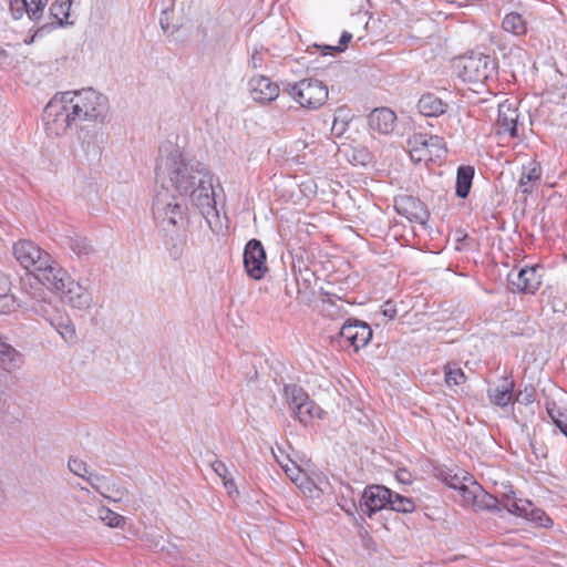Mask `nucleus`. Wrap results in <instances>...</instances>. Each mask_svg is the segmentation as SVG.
Here are the masks:
<instances>
[{
    "instance_id": "obj_19",
    "label": "nucleus",
    "mask_w": 567,
    "mask_h": 567,
    "mask_svg": "<svg viewBox=\"0 0 567 567\" xmlns=\"http://www.w3.org/2000/svg\"><path fill=\"white\" fill-rule=\"evenodd\" d=\"M284 472L306 496L311 498L320 496V488L309 478L307 473L295 461L290 462L289 465H286Z\"/></svg>"
},
{
    "instance_id": "obj_5",
    "label": "nucleus",
    "mask_w": 567,
    "mask_h": 567,
    "mask_svg": "<svg viewBox=\"0 0 567 567\" xmlns=\"http://www.w3.org/2000/svg\"><path fill=\"white\" fill-rule=\"evenodd\" d=\"M289 94L300 106L316 110L327 101L328 87L320 80L303 79L289 87Z\"/></svg>"
},
{
    "instance_id": "obj_18",
    "label": "nucleus",
    "mask_w": 567,
    "mask_h": 567,
    "mask_svg": "<svg viewBox=\"0 0 567 567\" xmlns=\"http://www.w3.org/2000/svg\"><path fill=\"white\" fill-rule=\"evenodd\" d=\"M340 336L351 347H353L355 350H359L370 341L372 337V330L365 322L357 320L348 321L342 326Z\"/></svg>"
},
{
    "instance_id": "obj_17",
    "label": "nucleus",
    "mask_w": 567,
    "mask_h": 567,
    "mask_svg": "<svg viewBox=\"0 0 567 567\" xmlns=\"http://www.w3.org/2000/svg\"><path fill=\"white\" fill-rule=\"evenodd\" d=\"M391 491L384 486L374 485L364 489L361 501L362 509L369 516L389 506Z\"/></svg>"
},
{
    "instance_id": "obj_33",
    "label": "nucleus",
    "mask_w": 567,
    "mask_h": 567,
    "mask_svg": "<svg viewBox=\"0 0 567 567\" xmlns=\"http://www.w3.org/2000/svg\"><path fill=\"white\" fill-rule=\"evenodd\" d=\"M502 27L504 31L515 35H522L527 31L526 21L519 13L511 12L503 19Z\"/></svg>"
},
{
    "instance_id": "obj_15",
    "label": "nucleus",
    "mask_w": 567,
    "mask_h": 567,
    "mask_svg": "<svg viewBox=\"0 0 567 567\" xmlns=\"http://www.w3.org/2000/svg\"><path fill=\"white\" fill-rule=\"evenodd\" d=\"M250 96L254 101L266 104L275 101L280 93L279 85L264 75H255L248 82Z\"/></svg>"
},
{
    "instance_id": "obj_29",
    "label": "nucleus",
    "mask_w": 567,
    "mask_h": 567,
    "mask_svg": "<svg viewBox=\"0 0 567 567\" xmlns=\"http://www.w3.org/2000/svg\"><path fill=\"white\" fill-rule=\"evenodd\" d=\"M74 0H55L50 7V13L59 27L73 24L71 18V6Z\"/></svg>"
},
{
    "instance_id": "obj_11",
    "label": "nucleus",
    "mask_w": 567,
    "mask_h": 567,
    "mask_svg": "<svg viewBox=\"0 0 567 567\" xmlns=\"http://www.w3.org/2000/svg\"><path fill=\"white\" fill-rule=\"evenodd\" d=\"M542 271L539 266L524 267L517 272H509L508 282L514 291L535 293L543 281Z\"/></svg>"
},
{
    "instance_id": "obj_22",
    "label": "nucleus",
    "mask_w": 567,
    "mask_h": 567,
    "mask_svg": "<svg viewBox=\"0 0 567 567\" xmlns=\"http://www.w3.org/2000/svg\"><path fill=\"white\" fill-rule=\"evenodd\" d=\"M542 178V166L537 161H530L522 167L518 186L524 194H530L537 188Z\"/></svg>"
},
{
    "instance_id": "obj_1",
    "label": "nucleus",
    "mask_w": 567,
    "mask_h": 567,
    "mask_svg": "<svg viewBox=\"0 0 567 567\" xmlns=\"http://www.w3.org/2000/svg\"><path fill=\"white\" fill-rule=\"evenodd\" d=\"M156 178L161 182L162 189H168V183L182 197H188L212 230H220L213 175L204 164L186 159L178 150H175L159 159Z\"/></svg>"
},
{
    "instance_id": "obj_10",
    "label": "nucleus",
    "mask_w": 567,
    "mask_h": 567,
    "mask_svg": "<svg viewBox=\"0 0 567 567\" xmlns=\"http://www.w3.org/2000/svg\"><path fill=\"white\" fill-rule=\"evenodd\" d=\"M266 259L261 241L250 239L244 250V266L247 275L255 280L262 279L268 271Z\"/></svg>"
},
{
    "instance_id": "obj_14",
    "label": "nucleus",
    "mask_w": 567,
    "mask_h": 567,
    "mask_svg": "<svg viewBox=\"0 0 567 567\" xmlns=\"http://www.w3.org/2000/svg\"><path fill=\"white\" fill-rule=\"evenodd\" d=\"M58 296L64 303L79 310H86L93 303L91 292L73 278Z\"/></svg>"
},
{
    "instance_id": "obj_56",
    "label": "nucleus",
    "mask_w": 567,
    "mask_h": 567,
    "mask_svg": "<svg viewBox=\"0 0 567 567\" xmlns=\"http://www.w3.org/2000/svg\"><path fill=\"white\" fill-rule=\"evenodd\" d=\"M404 474H406V471L401 472V475H399V478H400V480L405 478V475H404Z\"/></svg>"
},
{
    "instance_id": "obj_45",
    "label": "nucleus",
    "mask_w": 567,
    "mask_h": 567,
    "mask_svg": "<svg viewBox=\"0 0 567 567\" xmlns=\"http://www.w3.org/2000/svg\"><path fill=\"white\" fill-rule=\"evenodd\" d=\"M465 476H470V475L466 473H464L462 475L449 474L445 476L444 481L450 488L454 489L455 492H458L460 487H462L463 484H465Z\"/></svg>"
},
{
    "instance_id": "obj_24",
    "label": "nucleus",
    "mask_w": 567,
    "mask_h": 567,
    "mask_svg": "<svg viewBox=\"0 0 567 567\" xmlns=\"http://www.w3.org/2000/svg\"><path fill=\"white\" fill-rule=\"evenodd\" d=\"M20 307L16 296L11 293V280L0 270V315L14 312Z\"/></svg>"
},
{
    "instance_id": "obj_53",
    "label": "nucleus",
    "mask_w": 567,
    "mask_h": 567,
    "mask_svg": "<svg viewBox=\"0 0 567 567\" xmlns=\"http://www.w3.org/2000/svg\"><path fill=\"white\" fill-rule=\"evenodd\" d=\"M561 433L567 437V423H566V426H563L560 429Z\"/></svg>"
},
{
    "instance_id": "obj_38",
    "label": "nucleus",
    "mask_w": 567,
    "mask_h": 567,
    "mask_svg": "<svg viewBox=\"0 0 567 567\" xmlns=\"http://www.w3.org/2000/svg\"><path fill=\"white\" fill-rule=\"evenodd\" d=\"M389 506L391 509L401 513H411L415 508L414 502L411 498L402 496L400 494H394L392 492Z\"/></svg>"
},
{
    "instance_id": "obj_47",
    "label": "nucleus",
    "mask_w": 567,
    "mask_h": 567,
    "mask_svg": "<svg viewBox=\"0 0 567 567\" xmlns=\"http://www.w3.org/2000/svg\"><path fill=\"white\" fill-rule=\"evenodd\" d=\"M517 402H522L524 404H529L534 402V389L525 388L524 391H519L516 396Z\"/></svg>"
},
{
    "instance_id": "obj_43",
    "label": "nucleus",
    "mask_w": 567,
    "mask_h": 567,
    "mask_svg": "<svg viewBox=\"0 0 567 567\" xmlns=\"http://www.w3.org/2000/svg\"><path fill=\"white\" fill-rule=\"evenodd\" d=\"M55 329L65 341H73L75 339V328L69 320L59 322Z\"/></svg>"
},
{
    "instance_id": "obj_20",
    "label": "nucleus",
    "mask_w": 567,
    "mask_h": 567,
    "mask_svg": "<svg viewBox=\"0 0 567 567\" xmlns=\"http://www.w3.org/2000/svg\"><path fill=\"white\" fill-rule=\"evenodd\" d=\"M396 123L395 113L388 109L381 107L373 110L369 115V125L373 132L388 135L393 132Z\"/></svg>"
},
{
    "instance_id": "obj_2",
    "label": "nucleus",
    "mask_w": 567,
    "mask_h": 567,
    "mask_svg": "<svg viewBox=\"0 0 567 567\" xmlns=\"http://www.w3.org/2000/svg\"><path fill=\"white\" fill-rule=\"evenodd\" d=\"M62 93L78 123H102L106 118L110 110L109 100L99 91L86 87Z\"/></svg>"
},
{
    "instance_id": "obj_32",
    "label": "nucleus",
    "mask_w": 567,
    "mask_h": 567,
    "mask_svg": "<svg viewBox=\"0 0 567 567\" xmlns=\"http://www.w3.org/2000/svg\"><path fill=\"white\" fill-rule=\"evenodd\" d=\"M284 395L290 411L297 409V406H300V404L309 399L307 392L295 384L285 385Z\"/></svg>"
},
{
    "instance_id": "obj_30",
    "label": "nucleus",
    "mask_w": 567,
    "mask_h": 567,
    "mask_svg": "<svg viewBox=\"0 0 567 567\" xmlns=\"http://www.w3.org/2000/svg\"><path fill=\"white\" fill-rule=\"evenodd\" d=\"M474 168L472 166H460L456 174V195L466 198L472 187Z\"/></svg>"
},
{
    "instance_id": "obj_9",
    "label": "nucleus",
    "mask_w": 567,
    "mask_h": 567,
    "mask_svg": "<svg viewBox=\"0 0 567 567\" xmlns=\"http://www.w3.org/2000/svg\"><path fill=\"white\" fill-rule=\"evenodd\" d=\"M517 101L507 99L498 104V115L496 120V133L499 136H508L511 138L519 136Z\"/></svg>"
},
{
    "instance_id": "obj_49",
    "label": "nucleus",
    "mask_w": 567,
    "mask_h": 567,
    "mask_svg": "<svg viewBox=\"0 0 567 567\" xmlns=\"http://www.w3.org/2000/svg\"><path fill=\"white\" fill-rule=\"evenodd\" d=\"M272 455L282 470L285 468L286 465H289L290 462H292V460L287 454H285L280 449H278V451L272 450Z\"/></svg>"
},
{
    "instance_id": "obj_34",
    "label": "nucleus",
    "mask_w": 567,
    "mask_h": 567,
    "mask_svg": "<svg viewBox=\"0 0 567 567\" xmlns=\"http://www.w3.org/2000/svg\"><path fill=\"white\" fill-rule=\"evenodd\" d=\"M340 152L354 166H365L371 161V154L364 147L348 146Z\"/></svg>"
},
{
    "instance_id": "obj_7",
    "label": "nucleus",
    "mask_w": 567,
    "mask_h": 567,
    "mask_svg": "<svg viewBox=\"0 0 567 567\" xmlns=\"http://www.w3.org/2000/svg\"><path fill=\"white\" fill-rule=\"evenodd\" d=\"M456 502L475 511L497 508L498 499L485 492L472 476H465V484L454 495Z\"/></svg>"
},
{
    "instance_id": "obj_55",
    "label": "nucleus",
    "mask_w": 567,
    "mask_h": 567,
    "mask_svg": "<svg viewBox=\"0 0 567 567\" xmlns=\"http://www.w3.org/2000/svg\"><path fill=\"white\" fill-rule=\"evenodd\" d=\"M404 474H406V471L401 472V475H399V478H400V480L405 478V475H404Z\"/></svg>"
},
{
    "instance_id": "obj_51",
    "label": "nucleus",
    "mask_w": 567,
    "mask_h": 567,
    "mask_svg": "<svg viewBox=\"0 0 567 567\" xmlns=\"http://www.w3.org/2000/svg\"><path fill=\"white\" fill-rule=\"evenodd\" d=\"M223 483L229 494L237 493L236 484L230 476H228L226 480H223Z\"/></svg>"
},
{
    "instance_id": "obj_42",
    "label": "nucleus",
    "mask_w": 567,
    "mask_h": 567,
    "mask_svg": "<svg viewBox=\"0 0 567 567\" xmlns=\"http://www.w3.org/2000/svg\"><path fill=\"white\" fill-rule=\"evenodd\" d=\"M69 468L72 473L78 475L79 477L85 478L87 481V476L91 474L87 470L86 463L79 458H70Z\"/></svg>"
},
{
    "instance_id": "obj_28",
    "label": "nucleus",
    "mask_w": 567,
    "mask_h": 567,
    "mask_svg": "<svg viewBox=\"0 0 567 567\" xmlns=\"http://www.w3.org/2000/svg\"><path fill=\"white\" fill-rule=\"evenodd\" d=\"M446 105L433 94H424L417 102V109L424 116H439L445 112Z\"/></svg>"
},
{
    "instance_id": "obj_16",
    "label": "nucleus",
    "mask_w": 567,
    "mask_h": 567,
    "mask_svg": "<svg viewBox=\"0 0 567 567\" xmlns=\"http://www.w3.org/2000/svg\"><path fill=\"white\" fill-rule=\"evenodd\" d=\"M395 210L411 221L424 224L427 219V212L423 204L415 197L400 195L394 198Z\"/></svg>"
},
{
    "instance_id": "obj_40",
    "label": "nucleus",
    "mask_w": 567,
    "mask_h": 567,
    "mask_svg": "<svg viewBox=\"0 0 567 567\" xmlns=\"http://www.w3.org/2000/svg\"><path fill=\"white\" fill-rule=\"evenodd\" d=\"M426 146L430 153V159L440 158L446 153L444 142L436 135H427Z\"/></svg>"
},
{
    "instance_id": "obj_48",
    "label": "nucleus",
    "mask_w": 567,
    "mask_h": 567,
    "mask_svg": "<svg viewBox=\"0 0 567 567\" xmlns=\"http://www.w3.org/2000/svg\"><path fill=\"white\" fill-rule=\"evenodd\" d=\"M212 467L221 480H226L228 476H230L228 467L220 461H215L212 464Z\"/></svg>"
},
{
    "instance_id": "obj_46",
    "label": "nucleus",
    "mask_w": 567,
    "mask_h": 567,
    "mask_svg": "<svg viewBox=\"0 0 567 567\" xmlns=\"http://www.w3.org/2000/svg\"><path fill=\"white\" fill-rule=\"evenodd\" d=\"M351 39H352V34L351 33L343 32L341 34V37H340V41H339L340 45H324V47H322L323 50H324L323 54H327L328 53L327 51H329V52H334V51H340L341 52V51H343L344 47L347 45L348 42L351 41Z\"/></svg>"
},
{
    "instance_id": "obj_26",
    "label": "nucleus",
    "mask_w": 567,
    "mask_h": 567,
    "mask_svg": "<svg viewBox=\"0 0 567 567\" xmlns=\"http://www.w3.org/2000/svg\"><path fill=\"white\" fill-rule=\"evenodd\" d=\"M514 382L509 379L503 381L494 388L488 389V398L491 402L497 406H506L513 399Z\"/></svg>"
},
{
    "instance_id": "obj_25",
    "label": "nucleus",
    "mask_w": 567,
    "mask_h": 567,
    "mask_svg": "<svg viewBox=\"0 0 567 567\" xmlns=\"http://www.w3.org/2000/svg\"><path fill=\"white\" fill-rule=\"evenodd\" d=\"M426 141L427 135L423 133H415L408 140V151L414 163L431 161Z\"/></svg>"
},
{
    "instance_id": "obj_41",
    "label": "nucleus",
    "mask_w": 567,
    "mask_h": 567,
    "mask_svg": "<svg viewBox=\"0 0 567 567\" xmlns=\"http://www.w3.org/2000/svg\"><path fill=\"white\" fill-rule=\"evenodd\" d=\"M465 379L462 369L452 364L445 367V382L449 386L463 384Z\"/></svg>"
},
{
    "instance_id": "obj_4",
    "label": "nucleus",
    "mask_w": 567,
    "mask_h": 567,
    "mask_svg": "<svg viewBox=\"0 0 567 567\" xmlns=\"http://www.w3.org/2000/svg\"><path fill=\"white\" fill-rule=\"evenodd\" d=\"M153 216L158 225L168 229L184 223L185 207L169 189H159L153 202Z\"/></svg>"
},
{
    "instance_id": "obj_3",
    "label": "nucleus",
    "mask_w": 567,
    "mask_h": 567,
    "mask_svg": "<svg viewBox=\"0 0 567 567\" xmlns=\"http://www.w3.org/2000/svg\"><path fill=\"white\" fill-rule=\"evenodd\" d=\"M73 116L63 93H56L43 110L42 121L45 134L50 137L63 136L78 124Z\"/></svg>"
},
{
    "instance_id": "obj_35",
    "label": "nucleus",
    "mask_w": 567,
    "mask_h": 567,
    "mask_svg": "<svg viewBox=\"0 0 567 567\" xmlns=\"http://www.w3.org/2000/svg\"><path fill=\"white\" fill-rule=\"evenodd\" d=\"M502 505L508 513L525 517V515H527V509L529 508V501L505 495L502 499Z\"/></svg>"
},
{
    "instance_id": "obj_6",
    "label": "nucleus",
    "mask_w": 567,
    "mask_h": 567,
    "mask_svg": "<svg viewBox=\"0 0 567 567\" xmlns=\"http://www.w3.org/2000/svg\"><path fill=\"white\" fill-rule=\"evenodd\" d=\"M460 78L467 83L484 84L494 73L495 63L484 54L465 56L460 61Z\"/></svg>"
},
{
    "instance_id": "obj_8",
    "label": "nucleus",
    "mask_w": 567,
    "mask_h": 567,
    "mask_svg": "<svg viewBox=\"0 0 567 567\" xmlns=\"http://www.w3.org/2000/svg\"><path fill=\"white\" fill-rule=\"evenodd\" d=\"M13 255L17 261L27 270L37 274L39 269L50 261L52 257L31 240H19L13 245Z\"/></svg>"
},
{
    "instance_id": "obj_21",
    "label": "nucleus",
    "mask_w": 567,
    "mask_h": 567,
    "mask_svg": "<svg viewBox=\"0 0 567 567\" xmlns=\"http://www.w3.org/2000/svg\"><path fill=\"white\" fill-rule=\"evenodd\" d=\"M49 0H10V10L14 19L25 12L30 19L39 20Z\"/></svg>"
},
{
    "instance_id": "obj_54",
    "label": "nucleus",
    "mask_w": 567,
    "mask_h": 567,
    "mask_svg": "<svg viewBox=\"0 0 567 567\" xmlns=\"http://www.w3.org/2000/svg\"><path fill=\"white\" fill-rule=\"evenodd\" d=\"M404 474H406V471L401 472V475H399V478H400V480L405 478V475H404Z\"/></svg>"
},
{
    "instance_id": "obj_27",
    "label": "nucleus",
    "mask_w": 567,
    "mask_h": 567,
    "mask_svg": "<svg viewBox=\"0 0 567 567\" xmlns=\"http://www.w3.org/2000/svg\"><path fill=\"white\" fill-rule=\"evenodd\" d=\"M293 417L303 425L311 424L316 419H320L322 410L310 398L300 406L291 411Z\"/></svg>"
},
{
    "instance_id": "obj_44",
    "label": "nucleus",
    "mask_w": 567,
    "mask_h": 567,
    "mask_svg": "<svg viewBox=\"0 0 567 567\" xmlns=\"http://www.w3.org/2000/svg\"><path fill=\"white\" fill-rule=\"evenodd\" d=\"M548 414L551 417L553 422L560 430L563 426L567 424V413L560 411L555 404L553 406L547 408Z\"/></svg>"
},
{
    "instance_id": "obj_52",
    "label": "nucleus",
    "mask_w": 567,
    "mask_h": 567,
    "mask_svg": "<svg viewBox=\"0 0 567 567\" xmlns=\"http://www.w3.org/2000/svg\"><path fill=\"white\" fill-rule=\"evenodd\" d=\"M331 130H332V132H336L337 135H340L343 132V130H344V123H341L339 125V123L334 120Z\"/></svg>"
},
{
    "instance_id": "obj_36",
    "label": "nucleus",
    "mask_w": 567,
    "mask_h": 567,
    "mask_svg": "<svg viewBox=\"0 0 567 567\" xmlns=\"http://www.w3.org/2000/svg\"><path fill=\"white\" fill-rule=\"evenodd\" d=\"M68 246L79 258L87 257L93 252V247L90 241L79 235L69 237Z\"/></svg>"
},
{
    "instance_id": "obj_12",
    "label": "nucleus",
    "mask_w": 567,
    "mask_h": 567,
    "mask_svg": "<svg viewBox=\"0 0 567 567\" xmlns=\"http://www.w3.org/2000/svg\"><path fill=\"white\" fill-rule=\"evenodd\" d=\"M37 278L54 293L59 295L72 277L52 257L35 274Z\"/></svg>"
},
{
    "instance_id": "obj_57",
    "label": "nucleus",
    "mask_w": 567,
    "mask_h": 567,
    "mask_svg": "<svg viewBox=\"0 0 567 567\" xmlns=\"http://www.w3.org/2000/svg\"><path fill=\"white\" fill-rule=\"evenodd\" d=\"M404 474H406V471L401 472V475H399V478H400V480L405 478V475H404Z\"/></svg>"
},
{
    "instance_id": "obj_31",
    "label": "nucleus",
    "mask_w": 567,
    "mask_h": 567,
    "mask_svg": "<svg viewBox=\"0 0 567 567\" xmlns=\"http://www.w3.org/2000/svg\"><path fill=\"white\" fill-rule=\"evenodd\" d=\"M96 517L110 528H123L126 522L124 516L103 505L97 507Z\"/></svg>"
},
{
    "instance_id": "obj_50",
    "label": "nucleus",
    "mask_w": 567,
    "mask_h": 567,
    "mask_svg": "<svg viewBox=\"0 0 567 567\" xmlns=\"http://www.w3.org/2000/svg\"><path fill=\"white\" fill-rule=\"evenodd\" d=\"M382 315L386 319L392 320L396 316V309L391 302H385L382 307Z\"/></svg>"
},
{
    "instance_id": "obj_13",
    "label": "nucleus",
    "mask_w": 567,
    "mask_h": 567,
    "mask_svg": "<svg viewBox=\"0 0 567 567\" xmlns=\"http://www.w3.org/2000/svg\"><path fill=\"white\" fill-rule=\"evenodd\" d=\"M89 484L104 498L115 503L123 502L128 496V491L112 477L100 474H90Z\"/></svg>"
},
{
    "instance_id": "obj_39",
    "label": "nucleus",
    "mask_w": 567,
    "mask_h": 567,
    "mask_svg": "<svg viewBox=\"0 0 567 567\" xmlns=\"http://www.w3.org/2000/svg\"><path fill=\"white\" fill-rule=\"evenodd\" d=\"M525 518L538 524L542 527H549L553 525L550 517L546 515L544 511L536 508L530 502Z\"/></svg>"
},
{
    "instance_id": "obj_37",
    "label": "nucleus",
    "mask_w": 567,
    "mask_h": 567,
    "mask_svg": "<svg viewBox=\"0 0 567 567\" xmlns=\"http://www.w3.org/2000/svg\"><path fill=\"white\" fill-rule=\"evenodd\" d=\"M187 246V236L185 234H178L172 236L167 243V251L172 259L178 260L183 257Z\"/></svg>"
},
{
    "instance_id": "obj_23",
    "label": "nucleus",
    "mask_w": 567,
    "mask_h": 567,
    "mask_svg": "<svg viewBox=\"0 0 567 567\" xmlns=\"http://www.w3.org/2000/svg\"><path fill=\"white\" fill-rule=\"evenodd\" d=\"M23 364V355L8 343L7 339L0 333V365L8 372L18 370Z\"/></svg>"
}]
</instances>
